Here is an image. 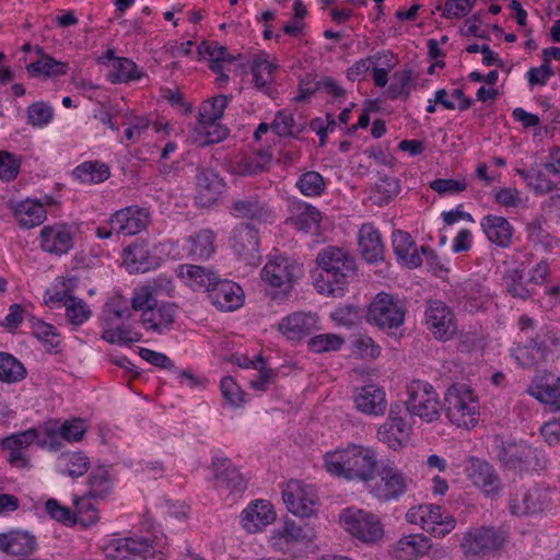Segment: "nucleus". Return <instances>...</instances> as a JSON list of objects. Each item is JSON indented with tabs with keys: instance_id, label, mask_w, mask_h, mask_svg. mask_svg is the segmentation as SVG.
<instances>
[{
	"instance_id": "obj_1",
	"label": "nucleus",
	"mask_w": 560,
	"mask_h": 560,
	"mask_svg": "<svg viewBox=\"0 0 560 560\" xmlns=\"http://www.w3.org/2000/svg\"><path fill=\"white\" fill-rule=\"evenodd\" d=\"M325 466L329 474L349 481L368 483L373 481L380 467L378 454L370 446L349 444L325 455Z\"/></svg>"
},
{
	"instance_id": "obj_2",
	"label": "nucleus",
	"mask_w": 560,
	"mask_h": 560,
	"mask_svg": "<svg viewBox=\"0 0 560 560\" xmlns=\"http://www.w3.org/2000/svg\"><path fill=\"white\" fill-rule=\"evenodd\" d=\"M316 262L322 269L320 278L315 281L317 291L322 294L340 296L357 275L355 258L345 248L326 246L317 257Z\"/></svg>"
},
{
	"instance_id": "obj_3",
	"label": "nucleus",
	"mask_w": 560,
	"mask_h": 560,
	"mask_svg": "<svg viewBox=\"0 0 560 560\" xmlns=\"http://www.w3.org/2000/svg\"><path fill=\"white\" fill-rule=\"evenodd\" d=\"M508 532L495 526H474L463 536L460 549L466 558L488 560L503 550Z\"/></svg>"
},
{
	"instance_id": "obj_4",
	"label": "nucleus",
	"mask_w": 560,
	"mask_h": 560,
	"mask_svg": "<svg viewBox=\"0 0 560 560\" xmlns=\"http://www.w3.org/2000/svg\"><path fill=\"white\" fill-rule=\"evenodd\" d=\"M447 419L458 428H472L479 419V400L467 384L455 383L444 395Z\"/></svg>"
},
{
	"instance_id": "obj_5",
	"label": "nucleus",
	"mask_w": 560,
	"mask_h": 560,
	"mask_svg": "<svg viewBox=\"0 0 560 560\" xmlns=\"http://www.w3.org/2000/svg\"><path fill=\"white\" fill-rule=\"evenodd\" d=\"M406 306L392 294L380 292L369 305L366 320L384 331L398 329L405 322Z\"/></svg>"
},
{
	"instance_id": "obj_6",
	"label": "nucleus",
	"mask_w": 560,
	"mask_h": 560,
	"mask_svg": "<svg viewBox=\"0 0 560 560\" xmlns=\"http://www.w3.org/2000/svg\"><path fill=\"white\" fill-rule=\"evenodd\" d=\"M376 472L378 480L371 486L370 494L380 502L398 501L409 491L412 480L394 464H382Z\"/></svg>"
},
{
	"instance_id": "obj_7",
	"label": "nucleus",
	"mask_w": 560,
	"mask_h": 560,
	"mask_svg": "<svg viewBox=\"0 0 560 560\" xmlns=\"http://www.w3.org/2000/svg\"><path fill=\"white\" fill-rule=\"evenodd\" d=\"M342 527L364 544H375L383 538L384 528L380 518L363 510L348 508L340 514Z\"/></svg>"
},
{
	"instance_id": "obj_8",
	"label": "nucleus",
	"mask_w": 560,
	"mask_h": 560,
	"mask_svg": "<svg viewBox=\"0 0 560 560\" xmlns=\"http://www.w3.org/2000/svg\"><path fill=\"white\" fill-rule=\"evenodd\" d=\"M406 521L419 525L423 530L435 537H444L450 534L456 525V520L445 513L441 506L433 504H420L412 506L406 513Z\"/></svg>"
},
{
	"instance_id": "obj_9",
	"label": "nucleus",
	"mask_w": 560,
	"mask_h": 560,
	"mask_svg": "<svg viewBox=\"0 0 560 560\" xmlns=\"http://www.w3.org/2000/svg\"><path fill=\"white\" fill-rule=\"evenodd\" d=\"M406 408L411 416L430 423L440 418V401L434 387L423 381H412L408 388Z\"/></svg>"
},
{
	"instance_id": "obj_10",
	"label": "nucleus",
	"mask_w": 560,
	"mask_h": 560,
	"mask_svg": "<svg viewBox=\"0 0 560 560\" xmlns=\"http://www.w3.org/2000/svg\"><path fill=\"white\" fill-rule=\"evenodd\" d=\"M497 457L504 468L522 472L536 468L538 452L525 442L501 441Z\"/></svg>"
},
{
	"instance_id": "obj_11",
	"label": "nucleus",
	"mask_w": 560,
	"mask_h": 560,
	"mask_svg": "<svg viewBox=\"0 0 560 560\" xmlns=\"http://www.w3.org/2000/svg\"><path fill=\"white\" fill-rule=\"evenodd\" d=\"M425 325L436 340L448 341L457 332V324L453 311L442 301L427 303Z\"/></svg>"
},
{
	"instance_id": "obj_12",
	"label": "nucleus",
	"mask_w": 560,
	"mask_h": 560,
	"mask_svg": "<svg viewBox=\"0 0 560 560\" xmlns=\"http://www.w3.org/2000/svg\"><path fill=\"white\" fill-rule=\"evenodd\" d=\"M283 502L288 510L300 517H308L318 502L314 486L305 485L300 480H290L282 492Z\"/></svg>"
},
{
	"instance_id": "obj_13",
	"label": "nucleus",
	"mask_w": 560,
	"mask_h": 560,
	"mask_svg": "<svg viewBox=\"0 0 560 560\" xmlns=\"http://www.w3.org/2000/svg\"><path fill=\"white\" fill-rule=\"evenodd\" d=\"M467 478L487 498L498 497L502 489V480L495 468L485 459L471 456L466 468Z\"/></svg>"
},
{
	"instance_id": "obj_14",
	"label": "nucleus",
	"mask_w": 560,
	"mask_h": 560,
	"mask_svg": "<svg viewBox=\"0 0 560 560\" xmlns=\"http://www.w3.org/2000/svg\"><path fill=\"white\" fill-rule=\"evenodd\" d=\"M451 301L466 312L476 313L486 308L490 293L482 281L467 279L454 288Z\"/></svg>"
},
{
	"instance_id": "obj_15",
	"label": "nucleus",
	"mask_w": 560,
	"mask_h": 560,
	"mask_svg": "<svg viewBox=\"0 0 560 560\" xmlns=\"http://www.w3.org/2000/svg\"><path fill=\"white\" fill-rule=\"evenodd\" d=\"M303 273L302 265L288 257L269 260L261 270V279L275 288H291Z\"/></svg>"
},
{
	"instance_id": "obj_16",
	"label": "nucleus",
	"mask_w": 560,
	"mask_h": 560,
	"mask_svg": "<svg viewBox=\"0 0 560 560\" xmlns=\"http://www.w3.org/2000/svg\"><path fill=\"white\" fill-rule=\"evenodd\" d=\"M154 547L147 538L125 537L110 540L105 547L107 560L147 559L154 555Z\"/></svg>"
},
{
	"instance_id": "obj_17",
	"label": "nucleus",
	"mask_w": 560,
	"mask_h": 560,
	"mask_svg": "<svg viewBox=\"0 0 560 560\" xmlns=\"http://www.w3.org/2000/svg\"><path fill=\"white\" fill-rule=\"evenodd\" d=\"M551 505L549 491L545 488L518 489L510 500V510L514 515L541 513Z\"/></svg>"
},
{
	"instance_id": "obj_18",
	"label": "nucleus",
	"mask_w": 560,
	"mask_h": 560,
	"mask_svg": "<svg viewBox=\"0 0 560 560\" xmlns=\"http://www.w3.org/2000/svg\"><path fill=\"white\" fill-rule=\"evenodd\" d=\"M150 218L147 208L130 206L116 211L110 217L108 225L113 226L117 234L135 235L147 229Z\"/></svg>"
},
{
	"instance_id": "obj_19",
	"label": "nucleus",
	"mask_w": 560,
	"mask_h": 560,
	"mask_svg": "<svg viewBox=\"0 0 560 560\" xmlns=\"http://www.w3.org/2000/svg\"><path fill=\"white\" fill-rule=\"evenodd\" d=\"M214 486L219 491H228L230 495H240L247 489V481L226 457L212 460Z\"/></svg>"
},
{
	"instance_id": "obj_20",
	"label": "nucleus",
	"mask_w": 560,
	"mask_h": 560,
	"mask_svg": "<svg viewBox=\"0 0 560 560\" xmlns=\"http://www.w3.org/2000/svg\"><path fill=\"white\" fill-rule=\"evenodd\" d=\"M211 303L222 312H231L243 305L244 291L235 282L220 279L208 294Z\"/></svg>"
},
{
	"instance_id": "obj_21",
	"label": "nucleus",
	"mask_w": 560,
	"mask_h": 560,
	"mask_svg": "<svg viewBox=\"0 0 560 560\" xmlns=\"http://www.w3.org/2000/svg\"><path fill=\"white\" fill-rule=\"evenodd\" d=\"M39 241L43 250L60 256L73 247V233L66 224L45 225L40 230Z\"/></svg>"
},
{
	"instance_id": "obj_22",
	"label": "nucleus",
	"mask_w": 560,
	"mask_h": 560,
	"mask_svg": "<svg viewBox=\"0 0 560 560\" xmlns=\"http://www.w3.org/2000/svg\"><path fill=\"white\" fill-rule=\"evenodd\" d=\"M316 329L317 316L305 312L292 313L278 324V330L290 341H301Z\"/></svg>"
},
{
	"instance_id": "obj_23",
	"label": "nucleus",
	"mask_w": 560,
	"mask_h": 560,
	"mask_svg": "<svg viewBox=\"0 0 560 560\" xmlns=\"http://www.w3.org/2000/svg\"><path fill=\"white\" fill-rule=\"evenodd\" d=\"M176 316V304L170 302L158 303L150 311L141 314V323L147 330L164 335L174 328Z\"/></svg>"
},
{
	"instance_id": "obj_24",
	"label": "nucleus",
	"mask_w": 560,
	"mask_h": 560,
	"mask_svg": "<svg viewBox=\"0 0 560 560\" xmlns=\"http://www.w3.org/2000/svg\"><path fill=\"white\" fill-rule=\"evenodd\" d=\"M44 202L35 199H25L16 202L11 209L13 211L14 219L19 222V225L23 229H33L40 225L46 220L47 211L46 205L54 202L50 196L44 197Z\"/></svg>"
},
{
	"instance_id": "obj_25",
	"label": "nucleus",
	"mask_w": 560,
	"mask_h": 560,
	"mask_svg": "<svg viewBox=\"0 0 560 560\" xmlns=\"http://www.w3.org/2000/svg\"><path fill=\"white\" fill-rule=\"evenodd\" d=\"M231 214L238 219L268 221L272 218V210L257 194H250L232 201Z\"/></svg>"
},
{
	"instance_id": "obj_26",
	"label": "nucleus",
	"mask_w": 560,
	"mask_h": 560,
	"mask_svg": "<svg viewBox=\"0 0 560 560\" xmlns=\"http://www.w3.org/2000/svg\"><path fill=\"white\" fill-rule=\"evenodd\" d=\"M258 231L249 223L238 224L232 232V248L242 259L252 262L259 252Z\"/></svg>"
},
{
	"instance_id": "obj_27",
	"label": "nucleus",
	"mask_w": 560,
	"mask_h": 560,
	"mask_svg": "<svg viewBox=\"0 0 560 560\" xmlns=\"http://www.w3.org/2000/svg\"><path fill=\"white\" fill-rule=\"evenodd\" d=\"M37 436L36 429H28L4 438L1 441V445L9 452L8 462L18 468L27 467L28 459L24 451L35 442Z\"/></svg>"
},
{
	"instance_id": "obj_28",
	"label": "nucleus",
	"mask_w": 560,
	"mask_h": 560,
	"mask_svg": "<svg viewBox=\"0 0 560 560\" xmlns=\"http://www.w3.org/2000/svg\"><path fill=\"white\" fill-rule=\"evenodd\" d=\"M527 392L540 402L548 405L550 410L560 411V377L552 374L537 376Z\"/></svg>"
},
{
	"instance_id": "obj_29",
	"label": "nucleus",
	"mask_w": 560,
	"mask_h": 560,
	"mask_svg": "<svg viewBox=\"0 0 560 560\" xmlns=\"http://www.w3.org/2000/svg\"><path fill=\"white\" fill-rule=\"evenodd\" d=\"M276 520V512L269 501L258 500L242 512V524L248 533H257Z\"/></svg>"
},
{
	"instance_id": "obj_30",
	"label": "nucleus",
	"mask_w": 560,
	"mask_h": 560,
	"mask_svg": "<svg viewBox=\"0 0 560 560\" xmlns=\"http://www.w3.org/2000/svg\"><path fill=\"white\" fill-rule=\"evenodd\" d=\"M124 265L129 272H145L158 266L156 257L152 256L144 241H136L122 252Z\"/></svg>"
},
{
	"instance_id": "obj_31",
	"label": "nucleus",
	"mask_w": 560,
	"mask_h": 560,
	"mask_svg": "<svg viewBox=\"0 0 560 560\" xmlns=\"http://www.w3.org/2000/svg\"><path fill=\"white\" fill-rule=\"evenodd\" d=\"M432 548L431 540L423 534H411L401 537L393 547V557L398 560H417L425 556Z\"/></svg>"
},
{
	"instance_id": "obj_32",
	"label": "nucleus",
	"mask_w": 560,
	"mask_h": 560,
	"mask_svg": "<svg viewBox=\"0 0 560 560\" xmlns=\"http://www.w3.org/2000/svg\"><path fill=\"white\" fill-rule=\"evenodd\" d=\"M480 226L491 243L502 248L511 245L514 228L505 218L487 214L481 219Z\"/></svg>"
},
{
	"instance_id": "obj_33",
	"label": "nucleus",
	"mask_w": 560,
	"mask_h": 560,
	"mask_svg": "<svg viewBox=\"0 0 560 560\" xmlns=\"http://www.w3.org/2000/svg\"><path fill=\"white\" fill-rule=\"evenodd\" d=\"M34 535L25 530H10L0 534V551L11 556H30L36 549Z\"/></svg>"
},
{
	"instance_id": "obj_34",
	"label": "nucleus",
	"mask_w": 560,
	"mask_h": 560,
	"mask_svg": "<svg viewBox=\"0 0 560 560\" xmlns=\"http://www.w3.org/2000/svg\"><path fill=\"white\" fill-rule=\"evenodd\" d=\"M177 277L194 290H205L209 293V289L214 287L220 278L211 269L202 266L185 264L176 269Z\"/></svg>"
},
{
	"instance_id": "obj_35",
	"label": "nucleus",
	"mask_w": 560,
	"mask_h": 560,
	"mask_svg": "<svg viewBox=\"0 0 560 560\" xmlns=\"http://www.w3.org/2000/svg\"><path fill=\"white\" fill-rule=\"evenodd\" d=\"M354 404L365 415H383L386 409L385 392L375 384L362 386L354 396Z\"/></svg>"
},
{
	"instance_id": "obj_36",
	"label": "nucleus",
	"mask_w": 560,
	"mask_h": 560,
	"mask_svg": "<svg viewBox=\"0 0 560 560\" xmlns=\"http://www.w3.org/2000/svg\"><path fill=\"white\" fill-rule=\"evenodd\" d=\"M359 248L363 259L370 264L383 260L384 244L381 233L371 223H364L359 230Z\"/></svg>"
},
{
	"instance_id": "obj_37",
	"label": "nucleus",
	"mask_w": 560,
	"mask_h": 560,
	"mask_svg": "<svg viewBox=\"0 0 560 560\" xmlns=\"http://www.w3.org/2000/svg\"><path fill=\"white\" fill-rule=\"evenodd\" d=\"M549 352L544 340L538 337L532 338L527 343L517 345L511 349V355L524 369H533L538 364L545 362Z\"/></svg>"
},
{
	"instance_id": "obj_38",
	"label": "nucleus",
	"mask_w": 560,
	"mask_h": 560,
	"mask_svg": "<svg viewBox=\"0 0 560 560\" xmlns=\"http://www.w3.org/2000/svg\"><path fill=\"white\" fill-rule=\"evenodd\" d=\"M393 249L399 264L408 268L421 266L422 258L412 236L405 231L395 230L392 235Z\"/></svg>"
},
{
	"instance_id": "obj_39",
	"label": "nucleus",
	"mask_w": 560,
	"mask_h": 560,
	"mask_svg": "<svg viewBox=\"0 0 560 560\" xmlns=\"http://www.w3.org/2000/svg\"><path fill=\"white\" fill-rule=\"evenodd\" d=\"M408 430L405 419L396 413L392 407L388 419L377 430V438L381 442L387 444L389 448L398 450L402 446L404 440L408 435Z\"/></svg>"
},
{
	"instance_id": "obj_40",
	"label": "nucleus",
	"mask_w": 560,
	"mask_h": 560,
	"mask_svg": "<svg viewBox=\"0 0 560 560\" xmlns=\"http://www.w3.org/2000/svg\"><path fill=\"white\" fill-rule=\"evenodd\" d=\"M198 199L202 206L217 201L223 187L222 178L210 168L199 167L196 175Z\"/></svg>"
},
{
	"instance_id": "obj_41",
	"label": "nucleus",
	"mask_w": 560,
	"mask_h": 560,
	"mask_svg": "<svg viewBox=\"0 0 560 560\" xmlns=\"http://www.w3.org/2000/svg\"><path fill=\"white\" fill-rule=\"evenodd\" d=\"M310 540H312L311 533L294 521H285L281 527L273 530L270 538L271 546L281 551L290 549L294 542Z\"/></svg>"
},
{
	"instance_id": "obj_42",
	"label": "nucleus",
	"mask_w": 560,
	"mask_h": 560,
	"mask_svg": "<svg viewBox=\"0 0 560 560\" xmlns=\"http://www.w3.org/2000/svg\"><path fill=\"white\" fill-rule=\"evenodd\" d=\"M36 51L40 55L37 61L26 66L28 74L33 78H58L68 72V63L58 61L44 52L43 47L37 46Z\"/></svg>"
},
{
	"instance_id": "obj_43",
	"label": "nucleus",
	"mask_w": 560,
	"mask_h": 560,
	"mask_svg": "<svg viewBox=\"0 0 560 560\" xmlns=\"http://www.w3.org/2000/svg\"><path fill=\"white\" fill-rule=\"evenodd\" d=\"M278 69V65L267 60L266 58H257L252 65V74L255 88L266 95L271 96L275 92L272 86L273 72Z\"/></svg>"
},
{
	"instance_id": "obj_44",
	"label": "nucleus",
	"mask_w": 560,
	"mask_h": 560,
	"mask_svg": "<svg viewBox=\"0 0 560 560\" xmlns=\"http://www.w3.org/2000/svg\"><path fill=\"white\" fill-rule=\"evenodd\" d=\"M320 220V212L314 206L305 202L294 205L291 222L299 231L310 233L319 226Z\"/></svg>"
},
{
	"instance_id": "obj_45",
	"label": "nucleus",
	"mask_w": 560,
	"mask_h": 560,
	"mask_svg": "<svg viewBox=\"0 0 560 560\" xmlns=\"http://www.w3.org/2000/svg\"><path fill=\"white\" fill-rule=\"evenodd\" d=\"M215 235L211 230H200L188 237V256L196 260L208 259L214 253Z\"/></svg>"
},
{
	"instance_id": "obj_46",
	"label": "nucleus",
	"mask_w": 560,
	"mask_h": 560,
	"mask_svg": "<svg viewBox=\"0 0 560 560\" xmlns=\"http://www.w3.org/2000/svg\"><path fill=\"white\" fill-rule=\"evenodd\" d=\"M27 370L25 365L13 354L0 351V382L16 384L25 380Z\"/></svg>"
},
{
	"instance_id": "obj_47",
	"label": "nucleus",
	"mask_w": 560,
	"mask_h": 560,
	"mask_svg": "<svg viewBox=\"0 0 560 560\" xmlns=\"http://www.w3.org/2000/svg\"><path fill=\"white\" fill-rule=\"evenodd\" d=\"M61 474L72 478L83 476L90 468V459L82 452H63L58 457Z\"/></svg>"
},
{
	"instance_id": "obj_48",
	"label": "nucleus",
	"mask_w": 560,
	"mask_h": 560,
	"mask_svg": "<svg viewBox=\"0 0 560 560\" xmlns=\"http://www.w3.org/2000/svg\"><path fill=\"white\" fill-rule=\"evenodd\" d=\"M72 175L84 184H98L106 180L110 173L109 167L100 161H86L78 165Z\"/></svg>"
},
{
	"instance_id": "obj_49",
	"label": "nucleus",
	"mask_w": 560,
	"mask_h": 560,
	"mask_svg": "<svg viewBox=\"0 0 560 560\" xmlns=\"http://www.w3.org/2000/svg\"><path fill=\"white\" fill-rule=\"evenodd\" d=\"M517 174L536 195L548 194L557 187L545 168L530 167L528 170H517Z\"/></svg>"
},
{
	"instance_id": "obj_50",
	"label": "nucleus",
	"mask_w": 560,
	"mask_h": 560,
	"mask_svg": "<svg viewBox=\"0 0 560 560\" xmlns=\"http://www.w3.org/2000/svg\"><path fill=\"white\" fill-rule=\"evenodd\" d=\"M28 323L33 336L43 343L46 351L52 352L59 346L60 336L55 326L33 315H28Z\"/></svg>"
},
{
	"instance_id": "obj_51",
	"label": "nucleus",
	"mask_w": 560,
	"mask_h": 560,
	"mask_svg": "<svg viewBox=\"0 0 560 560\" xmlns=\"http://www.w3.org/2000/svg\"><path fill=\"white\" fill-rule=\"evenodd\" d=\"M545 225L546 219L544 217L534 218L526 224L527 238L542 249L551 250L558 243V240L546 230Z\"/></svg>"
},
{
	"instance_id": "obj_52",
	"label": "nucleus",
	"mask_w": 560,
	"mask_h": 560,
	"mask_svg": "<svg viewBox=\"0 0 560 560\" xmlns=\"http://www.w3.org/2000/svg\"><path fill=\"white\" fill-rule=\"evenodd\" d=\"M102 316L108 326L119 320H128L131 317L129 301L121 295L109 298L104 305Z\"/></svg>"
},
{
	"instance_id": "obj_53",
	"label": "nucleus",
	"mask_w": 560,
	"mask_h": 560,
	"mask_svg": "<svg viewBox=\"0 0 560 560\" xmlns=\"http://www.w3.org/2000/svg\"><path fill=\"white\" fill-rule=\"evenodd\" d=\"M506 291L515 299H530L535 292L524 280V272L518 268L509 269L503 277Z\"/></svg>"
},
{
	"instance_id": "obj_54",
	"label": "nucleus",
	"mask_w": 560,
	"mask_h": 560,
	"mask_svg": "<svg viewBox=\"0 0 560 560\" xmlns=\"http://www.w3.org/2000/svg\"><path fill=\"white\" fill-rule=\"evenodd\" d=\"M142 75L143 73L131 59L120 57L113 62V71L108 73V79L112 83H118L136 81Z\"/></svg>"
},
{
	"instance_id": "obj_55",
	"label": "nucleus",
	"mask_w": 560,
	"mask_h": 560,
	"mask_svg": "<svg viewBox=\"0 0 560 560\" xmlns=\"http://www.w3.org/2000/svg\"><path fill=\"white\" fill-rule=\"evenodd\" d=\"M89 497L104 499L112 492L109 472L105 467L95 468L89 476Z\"/></svg>"
},
{
	"instance_id": "obj_56",
	"label": "nucleus",
	"mask_w": 560,
	"mask_h": 560,
	"mask_svg": "<svg viewBox=\"0 0 560 560\" xmlns=\"http://www.w3.org/2000/svg\"><path fill=\"white\" fill-rule=\"evenodd\" d=\"M400 190L399 180L392 176L380 177L375 183L373 198L378 205H386L393 200Z\"/></svg>"
},
{
	"instance_id": "obj_57",
	"label": "nucleus",
	"mask_w": 560,
	"mask_h": 560,
	"mask_svg": "<svg viewBox=\"0 0 560 560\" xmlns=\"http://www.w3.org/2000/svg\"><path fill=\"white\" fill-rule=\"evenodd\" d=\"M296 187L304 196L318 197L324 192L326 183L318 172L308 171L299 177Z\"/></svg>"
},
{
	"instance_id": "obj_58",
	"label": "nucleus",
	"mask_w": 560,
	"mask_h": 560,
	"mask_svg": "<svg viewBox=\"0 0 560 560\" xmlns=\"http://www.w3.org/2000/svg\"><path fill=\"white\" fill-rule=\"evenodd\" d=\"M26 116L28 125L43 128L54 119V108L46 102H34L27 107Z\"/></svg>"
},
{
	"instance_id": "obj_59",
	"label": "nucleus",
	"mask_w": 560,
	"mask_h": 560,
	"mask_svg": "<svg viewBox=\"0 0 560 560\" xmlns=\"http://www.w3.org/2000/svg\"><path fill=\"white\" fill-rule=\"evenodd\" d=\"M231 98V95H218L211 100L205 101L200 108L198 120H220Z\"/></svg>"
},
{
	"instance_id": "obj_60",
	"label": "nucleus",
	"mask_w": 560,
	"mask_h": 560,
	"mask_svg": "<svg viewBox=\"0 0 560 560\" xmlns=\"http://www.w3.org/2000/svg\"><path fill=\"white\" fill-rule=\"evenodd\" d=\"M195 130L199 135L205 136V140L201 143L202 145L219 143L229 136V129L221 125L219 120H198Z\"/></svg>"
},
{
	"instance_id": "obj_61",
	"label": "nucleus",
	"mask_w": 560,
	"mask_h": 560,
	"mask_svg": "<svg viewBox=\"0 0 560 560\" xmlns=\"http://www.w3.org/2000/svg\"><path fill=\"white\" fill-rule=\"evenodd\" d=\"M92 315V311L83 299L73 296L66 301V316L73 326H81Z\"/></svg>"
},
{
	"instance_id": "obj_62",
	"label": "nucleus",
	"mask_w": 560,
	"mask_h": 560,
	"mask_svg": "<svg viewBox=\"0 0 560 560\" xmlns=\"http://www.w3.org/2000/svg\"><path fill=\"white\" fill-rule=\"evenodd\" d=\"M345 343V339L336 334H320L312 337L307 341L310 350L315 353H323L339 350Z\"/></svg>"
},
{
	"instance_id": "obj_63",
	"label": "nucleus",
	"mask_w": 560,
	"mask_h": 560,
	"mask_svg": "<svg viewBox=\"0 0 560 560\" xmlns=\"http://www.w3.org/2000/svg\"><path fill=\"white\" fill-rule=\"evenodd\" d=\"M158 304L156 289L152 285H144L136 289L131 298V308L145 313Z\"/></svg>"
},
{
	"instance_id": "obj_64",
	"label": "nucleus",
	"mask_w": 560,
	"mask_h": 560,
	"mask_svg": "<svg viewBox=\"0 0 560 560\" xmlns=\"http://www.w3.org/2000/svg\"><path fill=\"white\" fill-rule=\"evenodd\" d=\"M411 70H402L395 72L393 75V81L388 88V96L390 98H398L401 95L408 97L411 90Z\"/></svg>"
}]
</instances>
